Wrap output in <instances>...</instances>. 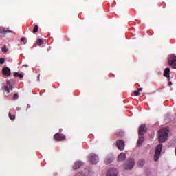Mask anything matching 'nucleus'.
<instances>
[{
  "label": "nucleus",
  "mask_w": 176,
  "mask_h": 176,
  "mask_svg": "<svg viewBox=\"0 0 176 176\" xmlns=\"http://www.w3.org/2000/svg\"><path fill=\"white\" fill-rule=\"evenodd\" d=\"M168 133H170V131L167 128L161 129L158 135L159 142H166V141H167V138H168Z\"/></svg>",
  "instance_id": "1"
},
{
  "label": "nucleus",
  "mask_w": 176,
  "mask_h": 176,
  "mask_svg": "<svg viewBox=\"0 0 176 176\" xmlns=\"http://www.w3.org/2000/svg\"><path fill=\"white\" fill-rule=\"evenodd\" d=\"M146 133V126L144 124L141 125L139 128V139L137 142V146H141L144 142V134Z\"/></svg>",
  "instance_id": "2"
},
{
  "label": "nucleus",
  "mask_w": 176,
  "mask_h": 176,
  "mask_svg": "<svg viewBox=\"0 0 176 176\" xmlns=\"http://www.w3.org/2000/svg\"><path fill=\"white\" fill-rule=\"evenodd\" d=\"M88 160L91 164L96 165L98 164V162H100V158L96 154L91 153L88 156Z\"/></svg>",
  "instance_id": "3"
},
{
  "label": "nucleus",
  "mask_w": 176,
  "mask_h": 176,
  "mask_svg": "<svg viewBox=\"0 0 176 176\" xmlns=\"http://www.w3.org/2000/svg\"><path fill=\"white\" fill-rule=\"evenodd\" d=\"M163 148V145L162 144H158L157 146V147L155 148V153L154 155V160L155 162H157V160H159V159H160V155L162 153V149Z\"/></svg>",
  "instance_id": "4"
},
{
  "label": "nucleus",
  "mask_w": 176,
  "mask_h": 176,
  "mask_svg": "<svg viewBox=\"0 0 176 176\" xmlns=\"http://www.w3.org/2000/svg\"><path fill=\"white\" fill-rule=\"evenodd\" d=\"M168 65H171L173 67V68L176 69V55L174 54H172L168 57Z\"/></svg>",
  "instance_id": "5"
},
{
  "label": "nucleus",
  "mask_w": 176,
  "mask_h": 176,
  "mask_svg": "<svg viewBox=\"0 0 176 176\" xmlns=\"http://www.w3.org/2000/svg\"><path fill=\"white\" fill-rule=\"evenodd\" d=\"M135 165V162L133 159H129L126 161V163L124 164V167L125 170H131L133 168Z\"/></svg>",
  "instance_id": "6"
},
{
  "label": "nucleus",
  "mask_w": 176,
  "mask_h": 176,
  "mask_svg": "<svg viewBox=\"0 0 176 176\" xmlns=\"http://www.w3.org/2000/svg\"><path fill=\"white\" fill-rule=\"evenodd\" d=\"M13 32L12 30H9L8 28H0V38L5 36L6 34H10Z\"/></svg>",
  "instance_id": "7"
},
{
  "label": "nucleus",
  "mask_w": 176,
  "mask_h": 176,
  "mask_svg": "<svg viewBox=\"0 0 176 176\" xmlns=\"http://www.w3.org/2000/svg\"><path fill=\"white\" fill-rule=\"evenodd\" d=\"M118 169L115 168H111L108 170L107 176H118Z\"/></svg>",
  "instance_id": "8"
},
{
  "label": "nucleus",
  "mask_w": 176,
  "mask_h": 176,
  "mask_svg": "<svg viewBox=\"0 0 176 176\" xmlns=\"http://www.w3.org/2000/svg\"><path fill=\"white\" fill-rule=\"evenodd\" d=\"M3 90H6V93H10L13 90V87L10 85V81H7V85L3 87Z\"/></svg>",
  "instance_id": "9"
},
{
  "label": "nucleus",
  "mask_w": 176,
  "mask_h": 176,
  "mask_svg": "<svg viewBox=\"0 0 176 176\" xmlns=\"http://www.w3.org/2000/svg\"><path fill=\"white\" fill-rule=\"evenodd\" d=\"M116 146H117V148H118V149L120 151L124 150V142H123L122 140L117 141Z\"/></svg>",
  "instance_id": "10"
},
{
  "label": "nucleus",
  "mask_w": 176,
  "mask_h": 176,
  "mask_svg": "<svg viewBox=\"0 0 176 176\" xmlns=\"http://www.w3.org/2000/svg\"><path fill=\"white\" fill-rule=\"evenodd\" d=\"M54 139L56 141H63V140H65V135L61 133H57L54 135Z\"/></svg>",
  "instance_id": "11"
},
{
  "label": "nucleus",
  "mask_w": 176,
  "mask_h": 176,
  "mask_svg": "<svg viewBox=\"0 0 176 176\" xmlns=\"http://www.w3.org/2000/svg\"><path fill=\"white\" fill-rule=\"evenodd\" d=\"M82 166H83V163L82 162V161H76L74 163V166H73V168L74 170H78V168H80Z\"/></svg>",
  "instance_id": "12"
},
{
  "label": "nucleus",
  "mask_w": 176,
  "mask_h": 176,
  "mask_svg": "<svg viewBox=\"0 0 176 176\" xmlns=\"http://www.w3.org/2000/svg\"><path fill=\"white\" fill-rule=\"evenodd\" d=\"M3 74L6 75V76H10L12 72L9 67H4L3 68Z\"/></svg>",
  "instance_id": "13"
},
{
  "label": "nucleus",
  "mask_w": 176,
  "mask_h": 176,
  "mask_svg": "<svg viewBox=\"0 0 176 176\" xmlns=\"http://www.w3.org/2000/svg\"><path fill=\"white\" fill-rule=\"evenodd\" d=\"M126 160V153H121L118 157V162H124Z\"/></svg>",
  "instance_id": "14"
},
{
  "label": "nucleus",
  "mask_w": 176,
  "mask_h": 176,
  "mask_svg": "<svg viewBox=\"0 0 176 176\" xmlns=\"http://www.w3.org/2000/svg\"><path fill=\"white\" fill-rule=\"evenodd\" d=\"M171 71V69L168 67L166 68L164 72V76H165V78H168V80H170V72Z\"/></svg>",
  "instance_id": "15"
},
{
  "label": "nucleus",
  "mask_w": 176,
  "mask_h": 176,
  "mask_svg": "<svg viewBox=\"0 0 176 176\" xmlns=\"http://www.w3.org/2000/svg\"><path fill=\"white\" fill-rule=\"evenodd\" d=\"M89 175V170L86 169L82 172H80L76 174V176H88Z\"/></svg>",
  "instance_id": "16"
},
{
  "label": "nucleus",
  "mask_w": 176,
  "mask_h": 176,
  "mask_svg": "<svg viewBox=\"0 0 176 176\" xmlns=\"http://www.w3.org/2000/svg\"><path fill=\"white\" fill-rule=\"evenodd\" d=\"M139 167H144L145 166V160L140 159L138 162Z\"/></svg>",
  "instance_id": "17"
},
{
  "label": "nucleus",
  "mask_w": 176,
  "mask_h": 176,
  "mask_svg": "<svg viewBox=\"0 0 176 176\" xmlns=\"http://www.w3.org/2000/svg\"><path fill=\"white\" fill-rule=\"evenodd\" d=\"M111 162H112V158L109 157H106V159L104 160V163L106 164H111Z\"/></svg>",
  "instance_id": "18"
},
{
  "label": "nucleus",
  "mask_w": 176,
  "mask_h": 176,
  "mask_svg": "<svg viewBox=\"0 0 176 176\" xmlns=\"http://www.w3.org/2000/svg\"><path fill=\"white\" fill-rule=\"evenodd\" d=\"M14 76H15V78L19 77V78H23V74L19 73V72H14Z\"/></svg>",
  "instance_id": "19"
},
{
  "label": "nucleus",
  "mask_w": 176,
  "mask_h": 176,
  "mask_svg": "<svg viewBox=\"0 0 176 176\" xmlns=\"http://www.w3.org/2000/svg\"><path fill=\"white\" fill-rule=\"evenodd\" d=\"M38 31H39V27L38 25H35L33 30L34 34L36 33Z\"/></svg>",
  "instance_id": "20"
},
{
  "label": "nucleus",
  "mask_w": 176,
  "mask_h": 176,
  "mask_svg": "<svg viewBox=\"0 0 176 176\" xmlns=\"http://www.w3.org/2000/svg\"><path fill=\"white\" fill-rule=\"evenodd\" d=\"M37 45H38V46H41V45H42V43H43V40H42L41 38H38L36 41Z\"/></svg>",
  "instance_id": "21"
},
{
  "label": "nucleus",
  "mask_w": 176,
  "mask_h": 176,
  "mask_svg": "<svg viewBox=\"0 0 176 176\" xmlns=\"http://www.w3.org/2000/svg\"><path fill=\"white\" fill-rule=\"evenodd\" d=\"M8 116H9L10 119H11V120H14V119H16V117L14 116H12L10 112L9 113Z\"/></svg>",
  "instance_id": "22"
},
{
  "label": "nucleus",
  "mask_w": 176,
  "mask_h": 176,
  "mask_svg": "<svg viewBox=\"0 0 176 176\" xmlns=\"http://www.w3.org/2000/svg\"><path fill=\"white\" fill-rule=\"evenodd\" d=\"M1 51L3 52V53H6L8 52V50L6 49V46H4V47L1 49Z\"/></svg>",
  "instance_id": "23"
},
{
  "label": "nucleus",
  "mask_w": 176,
  "mask_h": 176,
  "mask_svg": "<svg viewBox=\"0 0 176 176\" xmlns=\"http://www.w3.org/2000/svg\"><path fill=\"white\" fill-rule=\"evenodd\" d=\"M5 63V58H0V64H4Z\"/></svg>",
  "instance_id": "24"
},
{
  "label": "nucleus",
  "mask_w": 176,
  "mask_h": 176,
  "mask_svg": "<svg viewBox=\"0 0 176 176\" xmlns=\"http://www.w3.org/2000/svg\"><path fill=\"white\" fill-rule=\"evenodd\" d=\"M13 98L14 100H17L19 98V94H14Z\"/></svg>",
  "instance_id": "25"
},
{
  "label": "nucleus",
  "mask_w": 176,
  "mask_h": 176,
  "mask_svg": "<svg viewBox=\"0 0 176 176\" xmlns=\"http://www.w3.org/2000/svg\"><path fill=\"white\" fill-rule=\"evenodd\" d=\"M21 42H24V45H25V43H27V42H25V37H23L21 38Z\"/></svg>",
  "instance_id": "26"
},
{
  "label": "nucleus",
  "mask_w": 176,
  "mask_h": 176,
  "mask_svg": "<svg viewBox=\"0 0 176 176\" xmlns=\"http://www.w3.org/2000/svg\"><path fill=\"white\" fill-rule=\"evenodd\" d=\"M134 95H135V96H140V91H139V90L135 91H134Z\"/></svg>",
  "instance_id": "27"
},
{
  "label": "nucleus",
  "mask_w": 176,
  "mask_h": 176,
  "mask_svg": "<svg viewBox=\"0 0 176 176\" xmlns=\"http://www.w3.org/2000/svg\"><path fill=\"white\" fill-rule=\"evenodd\" d=\"M23 67H25V68H28V65H23Z\"/></svg>",
  "instance_id": "28"
},
{
  "label": "nucleus",
  "mask_w": 176,
  "mask_h": 176,
  "mask_svg": "<svg viewBox=\"0 0 176 176\" xmlns=\"http://www.w3.org/2000/svg\"><path fill=\"white\" fill-rule=\"evenodd\" d=\"M138 90L139 91H142V88H139Z\"/></svg>",
  "instance_id": "29"
},
{
  "label": "nucleus",
  "mask_w": 176,
  "mask_h": 176,
  "mask_svg": "<svg viewBox=\"0 0 176 176\" xmlns=\"http://www.w3.org/2000/svg\"><path fill=\"white\" fill-rule=\"evenodd\" d=\"M169 85H173V82H169Z\"/></svg>",
  "instance_id": "30"
},
{
  "label": "nucleus",
  "mask_w": 176,
  "mask_h": 176,
  "mask_svg": "<svg viewBox=\"0 0 176 176\" xmlns=\"http://www.w3.org/2000/svg\"><path fill=\"white\" fill-rule=\"evenodd\" d=\"M31 106H30V104H28V108H30Z\"/></svg>",
  "instance_id": "31"
}]
</instances>
